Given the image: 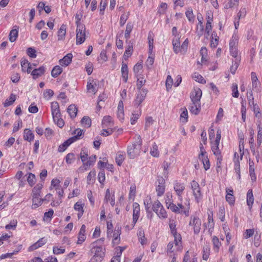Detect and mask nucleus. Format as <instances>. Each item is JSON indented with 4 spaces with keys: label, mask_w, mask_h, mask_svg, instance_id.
<instances>
[{
    "label": "nucleus",
    "mask_w": 262,
    "mask_h": 262,
    "mask_svg": "<svg viewBox=\"0 0 262 262\" xmlns=\"http://www.w3.org/2000/svg\"><path fill=\"white\" fill-rule=\"evenodd\" d=\"M221 138V131L218 129L216 132V136L215 140L211 142V148L216 159V166L219 168L221 167L222 159L221 155V150L219 148V144Z\"/></svg>",
    "instance_id": "1"
},
{
    "label": "nucleus",
    "mask_w": 262,
    "mask_h": 262,
    "mask_svg": "<svg viewBox=\"0 0 262 262\" xmlns=\"http://www.w3.org/2000/svg\"><path fill=\"white\" fill-rule=\"evenodd\" d=\"M92 245L91 252L94 255L89 262H101L104 257L105 248L101 246L97 245V243H93Z\"/></svg>",
    "instance_id": "2"
},
{
    "label": "nucleus",
    "mask_w": 262,
    "mask_h": 262,
    "mask_svg": "<svg viewBox=\"0 0 262 262\" xmlns=\"http://www.w3.org/2000/svg\"><path fill=\"white\" fill-rule=\"evenodd\" d=\"M142 146V139L140 136H138L137 139L132 145L127 147V155L129 158L134 159L140 153Z\"/></svg>",
    "instance_id": "3"
},
{
    "label": "nucleus",
    "mask_w": 262,
    "mask_h": 262,
    "mask_svg": "<svg viewBox=\"0 0 262 262\" xmlns=\"http://www.w3.org/2000/svg\"><path fill=\"white\" fill-rule=\"evenodd\" d=\"M152 208L153 211L160 218L166 219L167 217L165 209L159 200H156L154 202Z\"/></svg>",
    "instance_id": "4"
},
{
    "label": "nucleus",
    "mask_w": 262,
    "mask_h": 262,
    "mask_svg": "<svg viewBox=\"0 0 262 262\" xmlns=\"http://www.w3.org/2000/svg\"><path fill=\"white\" fill-rule=\"evenodd\" d=\"M189 225L192 227L194 233L198 234L201 230V221L197 216H191Z\"/></svg>",
    "instance_id": "5"
},
{
    "label": "nucleus",
    "mask_w": 262,
    "mask_h": 262,
    "mask_svg": "<svg viewBox=\"0 0 262 262\" xmlns=\"http://www.w3.org/2000/svg\"><path fill=\"white\" fill-rule=\"evenodd\" d=\"M85 26L83 25H79L76 29V43L81 44L85 39Z\"/></svg>",
    "instance_id": "6"
},
{
    "label": "nucleus",
    "mask_w": 262,
    "mask_h": 262,
    "mask_svg": "<svg viewBox=\"0 0 262 262\" xmlns=\"http://www.w3.org/2000/svg\"><path fill=\"white\" fill-rule=\"evenodd\" d=\"M189 205L190 203L189 200H186V202L184 205L182 204V203H178V204L176 205V207L178 208L179 212H174L178 214H184L186 216H188L189 215Z\"/></svg>",
    "instance_id": "7"
},
{
    "label": "nucleus",
    "mask_w": 262,
    "mask_h": 262,
    "mask_svg": "<svg viewBox=\"0 0 262 262\" xmlns=\"http://www.w3.org/2000/svg\"><path fill=\"white\" fill-rule=\"evenodd\" d=\"M158 184L156 186V192L158 196H161L164 193L165 190V181L162 177H159L157 179Z\"/></svg>",
    "instance_id": "8"
},
{
    "label": "nucleus",
    "mask_w": 262,
    "mask_h": 262,
    "mask_svg": "<svg viewBox=\"0 0 262 262\" xmlns=\"http://www.w3.org/2000/svg\"><path fill=\"white\" fill-rule=\"evenodd\" d=\"M201 153L199 155V158L202 162L204 169L207 170L209 169L210 165L207 156H205L206 151L202 145L200 146Z\"/></svg>",
    "instance_id": "9"
},
{
    "label": "nucleus",
    "mask_w": 262,
    "mask_h": 262,
    "mask_svg": "<svg viewBox=\"0 0 262 262\" xmlns=\"http://www.w3.org/2000/svg\"><path fill=\"white\" fill-rule=\"evenodd\" d=\"M147 91V90L144 88L138 90V93L134 101L135 105L139 106L142 103L146 97Z\"/></svg>",
    "instance_id": "10"
},
{
    "label": "nucleus",
    "mask_w": 262,
    "mask_h": 262,
    "mask_svg": "<svg viewBox=\"0 0 262 262\" xmlns=\"http://www.w3.org/2000/svg\"><path fill=\"white\" fill-rule=\"evenodd\" d=\"M133 222L132 224L131 229H133L135 224H136L139 216L140 212V205L138 203H134L133 204Z\"/></svg>",
    "instance_id": "11"
},
{
    "label": "nucleus",
    "mask_w": 262,
    "mask_h": 262,
    "mask_svg": "<svg viewBox=\"0 0 262 262\" xmlns=\"http://www.w3.org/2000/svg\"><path fill=\"white\" fill-rule=\"evenodd\" d=\"M191 189L193 191V195L195 197V200L198 202L199 200L202 197V194L201 192V188L199 184L197 182L193 180L191 182Z\"/></svg>",
    "instance_id": "12"
},
{
    "label": "nucleus",
    "mask_w": 262,
    "mask_h": 262,
    "mask_svg": "<svg viewBox=\"0 0 262 262\" xmlns=\"http://www.w3.org/2000/svg\"><path fill=\"white\" fill-rule=\"evenodd\" d=\"M121 232V228L120 226H116L114 231H112V236L108 237V238H113L112 243L114 245H118L119 244Z\"/></svg>",
    "instance_id": "13"
},
{
    "label": "nucleus",
    "mask_w": 262,
    "mask_h": 262,
    "mask_svg": "<svg viewBox=\"0 0 262 262\" xmlns=\"http://www.w3.org/2000/svg\"><path fill=\"white\" fill-rule=\"evenodd\" d=\"M185 185L183 183H181L178 181H176L173 184V188L176 191L178 199L180 202L182 201V194L185 189Z\"/></svg>",
    "instance_id": "14"
},
{
    "label": "nucleus",
    "mask_w": 262,
    "mask_h": 262,
    "mask_svg": "<svg viewBox=\"0 0 262 262\" xmlns=\"http://www.w3.org/2000/svg\"><path fill=\"white\" fill-rule=\"evenodd\" d=\"M202 92L200 88H195L191 92L190 94V99L191 102L201 103L200 99L202 97Z\"/></svg>",
    "instance_id": "15"
},
{
    "label": "nucleus",
    "mask_w": 262,
    "mask_h": 262,
    "mask_svg": "<svg viewBox=\"0 0 262 262\" xmlns=\"http://www.w3.org/2000/svg\"><path fill=\"white\" fill-rule=\"evenodd\" d=\"M172 197L171 194L167 193L165 199L166 206L168 209H169L172 212H179L178 208L176 207V205L173 203Z\"/></svg>",
    "instance_id": "16"
},
{
    "label": "nucleus",
    "mask_w": 262,
    "mask_h": 262,
    "mask_svg": "<svg viewBox=\"0 0 262 262\" xmlns=\"http://www.w3.org/2000/svg\"><path fill=\"white\" fill-rule=\"evenodd\" d=\"M52 115L54 121H56V118H60L61 116L59 104L56 101L51 103Z\"/></svg>",
    "instance_id": "17"
},
{
    "label": "nucleus",
    "mask_w": 262,
    "mask_h": 262,
    "mask_svg": "<svg viewBox=\"0 0 262 262\" xmlns=\"http://www.w3.org/2000/svg\"><path fill=\"white\" fill-rule=\"evenodd\" d=\"M86 230V226L85 225H82L80 228L79 232L78 233L77 244H81L85 239L86 236L85 234Z\"/></svg>",
    "instance_id": "18"
},
{
    "label": "nucleus",
    "mask_w": 262,
    "mask_h": 262,
    "mask_svg": "<svg viewBox=\"0 0 262 262\" xmlns=\"http://www.w3.org/2000/svg\"><path fill=\"white\" fill-rule=\"evenodd\" d=\"M46 68L44 66H41L39 68L35 69L31 72V75L33 79H36L42 76L45 72Z\"/></svg>",
    "instance_id": "19"
},
{
    "label": "nucleus",
    "mask_w": 262,
    "mask_h": 262,
    "mask_svg": "<svg viewBox=\"0 0 262 262\" xmlns=\"http://www.w3.org/2000/svg\"><path fill=\"white\" fill-rule=\"evenodd\" d=\"M72 57V54L71 53H68L59 60V63L61 66L67 67L71 62Z\"/></svg>",
    "instance_id": "20"
},
{
    "label": "nucleus",
    "mask_w": 262,
    "mask_h": 262,
    "mask_svg": "<svg viewBox=\"0 0 262 262\" xmlns=\"http://www.w3.org/2000/svg\"><path fill=\"white\" fill-rule=\"evenodd\" d=\"M46 239H45L44 237L41 238L35 244L29 247V251H32L34 250H36L43 246L44 244L46 243Z\"/></svg>",
    "instance_id": "21"
},
{
    "label": "nucleus",
    "mask_w": 262,
    "mask_h": 262,
    "mask_svg": "<svg viewBox=\"0 0 262 262\" xmlns=\"http://www.w3.org/2000/svg\"><path fill=\"white\" fill-rule=\"evenodd\" d=\"M83 205L84 204L82 203V201H78L76 202L74 206V208L75 210L78 211L77 216L78 218L80 219L82 215H83L84 210H83Z\"/></svg>",
    "instance_id": "22"
},
{
    "label": "nucleus",
    "mask_w": 262,
    "mask_h": 262,
    "mask_svg": "<svg viewBox=\"0 0 262 262\" xmlns=\"http://www.w3.org/2000/svg\"><path fill=\"white\" fill-rule=\"evenodd\" d=\"M83 134L84 132L82 129L77 128L72 133L73 136L70 139L71 141H73V142H74L81 138V137L83 136Z\"/></svg>",
    "instance_id": "23"
},
{
    "label": "nucleus",
    "mask_w": 262,
    "mask_h": 262,
    "mask_svg": "<svg viewBox=\"0 0 262 262\" xmlns=\"http://www.w3.org/2000/svg\"><path fill=\"white\" fill-rule=\"evenodd\" d=\"M201 110V103L191 102L190 104L189 111L190 112L195 115H197L199 114Z\"/></svg>",
    "instance_id": "24"
},
{
    "label": "nucleus",
    "mask_w": 262,
    "mask_h": 262,
    "mask_svg": "<svg viewBox=\"0 0 262 262\" xmlns=\"http://www.w3.org/2000/svg\"><path fill=\"white\" fill-rule=\"evenodd\" d=\"M113 125V123L111 116H107L103 117L102 121V127L103 128L111 127Z\"/></svg>",
    "instance_id": "25"
},
{
    "label": "nucleus",
    "mask_w": 262,
    "mask_h": 262,
    "mask_svg": "<svg viewBox=\"0 0 262 262\" xmlns=\"http://www.w3.org/2000/svg\"><path fill=\"white\" fill-rule=\"evenodd\" d=\"M172 46L173 51L175 53L178 54L179 52H182L181 46H180V37L173 38Z\"/></svg>",
    "instance_id": "26"
},
{
    "label": "nucleus",
    "mask_w": 262,
    "mask_h": 262,
    "mask_svg": "<svg viewBox=\"0 0 262 262\" xmlns=\"http://www.w3.org/2000/svg\"><path fill=\"white\" fill-rule=\"evenodd\" d=\"M212 242L213 246V250L215 253L219 252L220 248L222 245L221 242L216 236L212 237Z\"/></svg>",
    "instance_id": "27"
},
{
    "label": "nucleus",
    "mask_w": 262,
    "mask_h": 262,
    "mask_svg": "<svg viewBox=\"0 0 262 262\" xmlns=\"http://www.w3.org/2000/svg\"><path fill=\"white\" fill-rule=\"evenodd\" d=\"M117 111V117L121 121L124 119V109H123V103L122 100L119 102L118 105Z\"/></svg>",
    "instance_id": "28"
},
{
    "label": "nucleus",
    "mask_w": 262,
    "mask_h": 262,
    "mask_svg": "<svg viewBox=\"0 0 262 262\" xmlns=\"http://www.w3.org/2000/svg\"><path fill=\"white\" fill-rule=\"evenodd\" d=\"M34 134L30 129L26 128L24 131V140L30 142L34 139Z\"/></svg>",
    "instance_id": "29"
},
{
    "label": "nucleus",
    "mask_w": 262,
    "mask_h": 262,
    "mask_svg": "<svg viewBox=\"0 0 262 262\" xmlns=\"http://www.w3.org/2000/svg\"><path fill=\"white\" fill-rule=\"evenodd\" d=\"M254 202V196L252 189H249L247 193V204L249 209H251Z\"/></svg>",
    "instance_id": "30"
},
{
    "label": "nucleus",
    "mask_w": 262,
    "mask_h": 262,
    "mask_svg": "<svg viewBox=\"0 0 262 262\" xmlns=\"http://www.w3.org/2000/svg\"><path fill=\"white\" fill-rule=\"evenodd\" d=\"M133 52V43L131 41H129L128 45L126 47V49L124 54V58L125 59L130 56Z\"/></svg>",
    "instance_id": "31"
},
{
    "label": "nucleus",
    "mask_w": 262,
    "mask_h": 262,
    "mask_svg": "<svg viewBox=\"0 0 262 262\" xmlns=\"http://www.w3.org/2000/svg\"><path fill=\"white\" fill-rule=\"evenodd\" d=\"M238 36L236 33H234L229 42V48L237 47L238 43Z\"/></svg>",
    "instance_id": "32"
},
{
    "label": "nucleus",
    "mask_w": 262,
    "mask_h": 262,
    "mask_svg": "<svg viewBox=\"0 0 262 262\" xmlns=\"http://www.w3.org/2000/svg\"><path fill=\"white\" fill-rule=\"evenodd\" d=\"M133 27H134V25H133V23L131 22H128L126 25V29H125V34H124V36H125V38H126V42H127V40L130 38V34L133 29Z\"/></svg>",
    "instance_id": "33"
},
{
    "label": "nucleus",
    "mask_w": 262,
    "mask_h": 262,
    "mask_svg": "<svg viewBox=\"0 0 262 262\" xmlns=\"http://www.w3.org/2000/svg\"><path fill=\"white\" fill-rule=\"evenodd\" d=\"M121 73L123 80L124 82H126L128 79V67L125 63L122 65Z\"/></svg>",
    "instance_id": "34"
},
{
    "label": "nucleus",
    "mask_w": 262,
    "mask_h": 262,
    "mask_svg": "<svg viewBox=\"0 0 262 262\" xmlns=\"http://www.w3.org/2000/svg\"><path fill=\"white\" fill-rule=\"evenodd\" d=\"M67 112L71 118H75L77 113V108L74 104H71L67 108Z\"/></svg>",
    "instance_id": "35"
},
{
    "label": "nucleus",
    "mask_w": 262,
    "mask_h": 262,
    "mask_svg": "<svg viewBox=\"0 0 262 262\" xmlns=\"http://www.w3.org/2000/svg\"><path fill=\"white\" fill-rule=\"evenodd\" d=\"M66 33V26L62 25L58 31V40H62L64 39Z\"/></svg>",
    "instance_id": "36"
},
{
    "label": "nucleus",
    "mask_w": 262,
    "mask_h": 262,
    "mask_svg": "<svg viewBox=\"0 0 262 262\" xmlns=\"http://www.w3.org/2000/svg\"><path fill=\"white\" fill-rule=\"evenodd\" d=\"M62 72V68L59 66H55L52 70L51 75L53 77H58Z\"/></svg>",
    "instance_id": "37"
},
{
    "label": "nucleus",
    "mask_w": 262,
    "mask_h": 262,
    "mask_svg": "<svg viewBox=\"0 0 262 262\" xmlns=\"http://www.w3.org/2000/svg\"><path fill=\"white\" fill-rule=\"evenodd\" d=\"M141 114V112L140 110L137 111H134V113H132L130 118V123L132 125L135 124L136 123L139 117L140 116Z\"/></svg>",
    "instance_id": "38"
},
{
    "label": "nucleus",
    "mask_w": 262,
    "mask_h": 262,
    "mask_svg": "<svg viewBox=\"0 0 262 262\" xmlns=\"http://www.w3.org/2000/svg\"><path fill=\"white\" fill-rule=\"evenodd\" d=\"M136 76L137 78V88L138 90L142 89V87L145 84L146 80L140 75H137Z\"/></svg>",
    "instance_id": "39"
},
{
    "label": "nucleus",
    "mask_w": 262,
    "mask_h": 262,
    "mask_svg": "<svg viewBox=\"0 0 262 262\" xmlns=\"http://www.w3.org/2000/svg\"><path fill=\"white\" fill-rule=\"evenodd\" d=\"M210 248L208 245H205L203 248V259L207 260L210 255Z\"/></svg>",
    "instance_id": "40"
},
{
    "label": "nucleus",
    "mask_w": 262,
    "mask_h": 262,
    "mask_svg": "<svg viewBox=\"0 0 262 262\" xmlns=\"http://www.w3.org/2000/svg\"><path fill=\"white\" fill-rule=\"evenodd\" d=\"M240 62V58H236L232 61V64L230 68L231 73L233 74L235 73Z\"/></svg>",
    "instance_id": "41"
},
{
    "label": "nucleus",
    "mask_w": 262,
    "mask_h": 262,
    "mask_svg": "<svg viewBox=\"0 0 262 262\" xmlns=\"http://www.w3.org/2000/svg\"><path fill=\"white\" fill-rule=\"evenodd\" d=\"M72 143H73V141H71V139L69 138L59 146L58 150V151H64L67 149V148Z\"/></svg>",
    "instance_id": "42"
},
{
    "label": "nucleus",
    "mask_w": 262,
    "mask_h": 262,
    "mask_svg": "<svg viewBox=\"0 0 262 262\" xmlns=\"http://www.w3.org/2000/svg\"><path fill=\"white\" fill-rule=\"evenodd\" d=\"M174 236V243L175 246L178 247V248H179L181 247V236L180 234H178L177 232L172 234Z\"/></svg>",
    "instance_id": "43"
},
{
    "label": "nucleus",
    "mask_w": 262,
    "mask_h": 262,
    "mask_svg": "<svg viewBox=\"0 0 262 262\" xmlns=\"http://www.w3.org/2000/svg\"><path fill=\"white\" fill-rule=\"evenodd\" d=\"M16 100V96L14 94H11L9 99H7L5 100L4 103V106L5 107H8L13 104V103Z\"/></svg>",
    "instance_id": "44"
},
{
    "label": "nucleus",
    "mask_w": 262,
    "mask_h": 262,
    "mask_svg": "<svg viewBox=\"0 0 262 262\" xmlns=\"http://www.w3.org/2000/svg\"><path fill=\"white\" fill-rule=\"evenodd\" d=\"M212 38L210 41V46L211 48H215L218 45L219 37L216 34L213 33L212 34Z\"/></svg>",
    "instance_id": "45"
},
{
    "label": "nucleus",
    "mask_w": 262,
    "mask_h": 262,
    "mask_svg": "<svg viewBox=\"0 0 262 262\" xmlns=\"http://www.w3.org/2000/svg\"><path fill=\"white\" fill-rule=\"evenodd\" d=\"M96 171L95 170H92L90 172L87 177V182L89 184L93 183L95 180Z\"/></svg>",
    "instance_id": "46"
},
{
    "label": "nucleus",
    "mask_w": 262,
    "mask_h": 262,
    "mask_svg": "<svg viewBox=\"0 0 262 262\" xmlns=\"http://www.w3.org/2000/svg\"><path fill=\"white\" fill-rule=\"evenodd\" d=\"M18 30L17 29H12L9 34V40L11 42H14L16 40L18 36Z\"/></svg>",
    "instance_id": "47"
},
{
    "label": "nucleus",
    "mask_w": 262,
    "mask_h": 262,
    "mask_svg": "<svg viewBox=\"0 0 262 262\" xmlns=\"http://www.w3.org/2000/svg\"><path fill=\"white\" fill-rule=\"evenodd\" d=\"M32 201V207L33 208H36L38 206H40L43 202V200H42V199H40L39 197L33 198Z\"/></svg>",
    "instance_id": "48"
},
{
    "label": "nucleus",
    "mask_w": 262,
    "mask_h": 262,
    "mask_svg": "<svg viewBox=\"0 0 262 262\" xmlns=\"http://www.w3.org/2000/svg\"><path fill=\"white\" fill-rule=\"evenodd\" d=\"M186 16L188 20L191 23H193L194 20V16L193 15L192 9L188 8L185 13Z\"/></svg>",
    "instance_id": "49"
},
{
    "label": "nucleus",
    "mask_w": 262,
    "mask_h": 262,
    "mask_svg": "<svg viewBox=\"0 0 262 262\" xmlns=\"http://www.w3.org/2000/svg\"><path fill=\"white\" fill-rule=\"evenodd\" d=\"M125 159V155L121 152H118L116 157V162L117 164L120 166Z\"/></svg>",
    "instance_id": "50"
},
{
    "label": "nucleus",
    "mask_w": 262,
    "mask_h": 262,
    "mask_svg": "<svg viewBox=\"0 0 262 262\" xmlns=\"http://www.w3.org/2000/svg\"><path fill=\"white\" fill-rule=\"evenodd\" d=\"M192 78L196 81L201 83H205L206 80L202 77L201 75H200L198 73H194L192 76Z\"/></svg>",
    "instance_id": "51"
},
{
    "label": "nucleus",
    "mask_w": 262,
    "mask_h": 262,
    "mask_svg": "<svg viewBox=\"0 0 262 262\" xmlns=\"http://www.w3.org/2000/svg\"><path fill=\"white\" fill-rule=\"evenodd\" d=\"M81 123L82 124H83L85 127H90L91 125V119L88 116H84L83 117L81 120Z\"/></svg>",
    "instance_id": "52"
},
{
    "label": "nucleus",
    "mask_w": 262,
    "mask_h": 262,
    "mask_svg": "<svg viewBox=\"0 0 262 262\" xmlns=\"http://www.w3.org/2000/svg\"><path fill=\"white\" fill-rule=\"evenodd\" d=\"M150 153L153 157H158L159 156V151L158 149V146L155 143L152 145Z\"/></svg>",
    "instance_id": "53"
},
{
    "label": "nucleus",
    "mask_w": 262,
    "mask_h": 262,
    "mask_svg": "<svg viewBox=\"0 0 262 262\" xmlns=\"http://www.w3.org/2000/svg\"><path fill=\"white\" fill-rule=\"evenodd\" d=\"M251 80L252 83V86L253 88H257L259 82L258 81V78L256 76V74L255 72H252L251 74Z\"/></svg>",
    "instance_id": "54"
},
{
    "label": "nucleus",
    "mask_w": 262,
    "mask_h": 262,
    "mask_svg": "<svg viewBox=\"0 0 262 262\" xmlns=\"http://www.w3.org/2000/svg\"><path fill=\"white\" fill-rule=\"evenodd\" d=\"M128 16L129 13L127 14L123 13L121 15L119 20V24L121 27H122L125 24L126 20L128 19Z\"/></svg>",
    "instance_id": "55"
},
{
    "label": "nucleus",
    "mask_w": 262,
    "mask_h": 262,
    "mask_svg": "<svg viewBox=\"0 0 262 262\" xmlns=\"http://www.w3.org/2000/svg\"><path fill=\"white\" fill-rule=\"evenodd\" d=\"M167 8V5L165 3H162L158 9V13L160 14H163L165 13L166 10Z\"/></svg>",
    "instance_id": "56"
},
{
    "label": "nucleus",
    "mask_w": 262,
    "mask_h": 262,
    "mask_svg": "<svg viewBox=\"0 0 262 262\" xmlns=\"http://www.w3.org/2000/svg\"><path fill=\"white\" fill-rule=\"evenodd\" d=\"M200 55L201 56V60L203 62L204 61H206V56L207 55V50L205 47H202L200 50Z\"/></svg>",
    "instance_id": "57"
},
{
    "label": "nucleus",
    "mask_w": 262,
    "mask_h": 262,
    "mask_svg": "<svg viewBox=\"0 0 262 262\" xmlns=\"http://www.w3.org/2000/svg\"><path fill=\"white\" fill-rule=\"evenodd\" d=\"M98 179L101 184H103L105 180V172L104 169L101 170L98 173Z\"/></svg>",
    "instance_id": "58"
},
{
    "label": "nucleus",
    "mask_w": 262,
    "mask_h": 262,
    "mask_svg": "<svg viewBox=\"0 0 262 262\" xmlns=\"http://www.w3.org/2000/svg\"><path fill=\"white\" fill-rule=\"evenodd\" d=\"M21 66L22 71L26 72V69L27 68V66H29L30 62L26 58H22L20 62Z\"/></svg>",
    "instance_id": "59"
},
{
    "label": "nucleus",
    "mask_w": 262,
    "mask_h": 262,
    "mask_svg": "<svg viewBox=\"0 0 262 262\" xmlns=\"http://www.w3.org/2000/svg\"><path fill=\"white\" fill-rule=\"evenodd\" d=\"M230 55L233 57L235 59L240 58L238 56V50L237 47L229 48Z\"/></svg>",
    "instance_id": "60"
},
{
    "label": "nucleus",
    "mask_w": 262,
    "mask_h": 262,
    "mask_svg": "<svg viewBox=\"0 0 262 262\" xmlns=\"http://www.w3.org/2000/svg\"><path fill=\"white\" fill-rule=\"evenodd\" d=\"M96 160V156L95 155L91 156L89 158L88 160L85 162L86 166H93Z\"/></svg>",
    "instance_id": "61"
},
{
    "label": "nucleus",
    "mask_w": 262,
    "mask_h": 262,
    "mask_svg": "<svg viewBox=\"0 0 262 262\" xmlns=\"http://www.w3.org/2000/svg\"><path fill=\"white\" fill-rule=\"evenodd\" d=\"M96 86V84L95 83L93 84L92 82H88L87 89L90 92H92L95 94L97 91Z\"/></svg>",
    "instance_id": "62"
},
{
    "label": "nucleus",
    "mask_w": 262,
    "mask_h": 262,
    "mask_svg": "<svg viewBox=\"0 0 262 262\" xmlns=\"http://www.w3.org/2000/svg\"><path fill=\"white\" fill-rule=\"evenodd\" d=\"M226 201L230 204L233 205L235 202V198L231 193L227 194L226 195Z\"/></svg>",
    "instance_id": "63"
},
{
    "label": "nucleus",
    "mask_w": 262,
    "mask_h": 262,
    "mask_svg": "<svg viewBox=\"0 0 262 262\" xmlns=\"http://www.w3.org/2000/svg\"><path fill=\"white\" fill-rule=\"evenodd\" d=\"M74 160L75 155L73 153H69L66 157V162L68 164H71Z\"/></svg>",
    "instance_id": "64"
}]
</instances>
